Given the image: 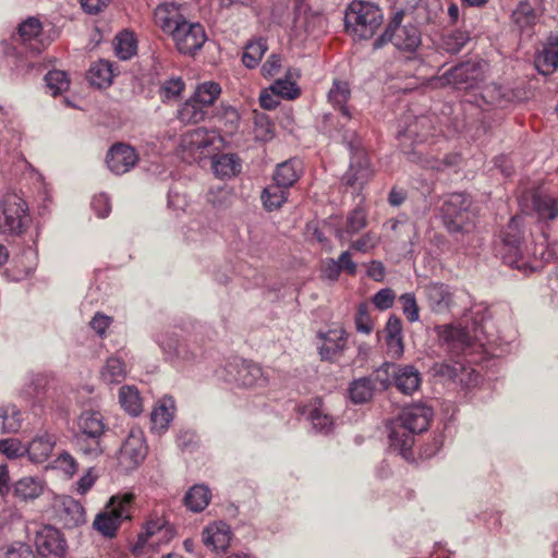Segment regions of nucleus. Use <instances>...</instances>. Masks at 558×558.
<instances>
[{
    "label": "nucleus",
    "mask_w": 558,
    "mask_h": 558,
    "mask_svg": "<svg viewBox=\"0 0 558 558\" xmlns=\"http://www.w3.org/2000/svg\"><path fill=\"white\" fill-rule=\"evenodd\" d=\"M433 415V409L425 403L404 407L387 426L390 448L405 460L412 459L414 437L416 434L427 430Z\"/></svg>",
    "instance_id": "nucleus-1"
},
{
    "label": "nucleus",
    "mask_w": 558,
    "mask_h": 558,
    "mask_svg": "<svg viewBox=\"0 0 558 558\" xmlns=\"http://www.w3.org/2000/svg\"><path fill=\"white\" fill-rule=\"evenodd\" d=\"M434 331L439 348L449 356L448 362H453L469 354L476 343L483 345L484 316L480 319L473 317L471 328L460 324H442L435 326Z\"/></svg>",
    "instance_id": "nucleus-2"
},
{
    "label": "nucleus",
    "mask_w": 558,
    "mask_h": 558,
    "mask_svg": "<svg viewBox=\"0 0 558 558\" xmlns=\"http://www.w3.org/2000/svg\"><path fill=\"white\" fill-rule=\"evenodd\" d=\"M476 210L472 198L464 193H452L447 196L441 206V219L450 234H469L476 227Z\"/></svg>",
    "instance_id": "nucleus-3"
},
{
    "label": "nucleus",
    "mask_w": 558,
    "mask_h": 558,
    "mask_svg": "<svg viewBox=\"0 0 558 558\" xmlns=\"http://www.w3.org/2000/svg\"><path fill=\"white\" fill-rule=\"evenodd\" d=\"M383 21L380 8L368 1L353 0L344 12L345 31L357 39L372 38Z\"/></svg>",
    "instance_id": "nucleus-4"
},
{
    "label": "nucleus",
    "mask_w": 558,
    "mask_h": 558,
    "mask_svg": "<svg viewBox=\"0 0 558 558\" xmlns=\"http://www.w3.org/2000/svg\"><path fill=\"white\" fill-rule=\"evenodd\" d=\"M404 12L398 11L388 23L385 32L375 39L374 48L379 49L386 43L391 41L402 52L415 53L422 45V33L413 23H402Z\"/></svg>",
    "instance_id": "nucleus-5"
},
{
    "label": "nucleus",
    "mask_w": 558,
    "mask_h": 558,
    "mask_svg": "<svg viewBox=\"0 0 558 558\" xmlns=\"http://www.w3.org/2000/svg\"><path fill=\"white\" fill-rule=\"evenodd\" d=\"M432 123L427 117H417L404 131L398 133L400 147L411 161L420 163L424 168L440 169L441 162L435 158L423 157L424 151L414 144L424 143L432 134Z\"/></svg>",
    "instance_id": "nucleus-6"
},
{
    "label": "nucleus",
    "mask_w": 558,
    "mask_h": 558,
    "mask_svg": "<svg viewBox=\"0 0 558 558\" xmlns=\"http://www.w3.org/2000/svg\"><path fill=\"white\" fill-rule=\"evenodd\" d=\"M133 493H124L112 496L106 509L98 513L93 526L105 537H114L121 523L131 519V507L134 501Z\"/></svg>",
    "instance_id": "nucleus-7"
},
{
    "label": "nucleus",
    "mask_w": 558,
    "mask_h": 558,
    "mask_svg": "<svg viewBox=\"0 0 558 558\" xmlns=\"http://www.w3.org/2000/svg\"><path fill=\"white\" fill-rule=\"evenodd\" d=\"M220 137L216 131L197 128L181 136L180 154L185 162H195L209 157L217 149Z\"/></svg>",
    "instance_id": "nucleus-8"
},
{
    "label": "nucleus",
    "mask_w": 558,
    "mask_h": 558,
    "mask_svg": "<svg viewBox=\"0 0 558 558\" xmlns=\"http://www.w3.org/2000/svg\"><path fill=\"white\" fill-rule=\"evenodd\" d=\"M27 205L16 194H8L0 202V233L21 234L27 227Z\"/></svg>",
    "instance_id": "nucleus-9"
},
{
    "label": "nucleus",
    "mask_w": 558,
    "mask_h": 558,
    "mask_svg": "<svg viewBox=\"0 0 558 558\" xmlns=\"http://www.w3.org/2000/svg\"><path fill=\"white\" fill-rule=\"evenodd\" d=\"M523 219L514 216L500 233L499 254L505 264L513 268L520 267L523 257Z\"/></svg>",
    "instance_id": "nucleus-10"
},
{
    "label": "nucleus",
    "mask_w": 558,
    "mask_h": 558,
    "mask_svg": "<svg viewBox=\"0 0 558 558\" xmlns=\"http://www.w3.org/2000/svg\"><path fill=\"white\" fill-rule=\"evenodd\" d=\"M148 447L142 429L132 428L122 442L117 456L118 468L122 473L136 470L147 456Z\"/></svg>",
    "instance_id": "nucleus-11"
},
{
    "label": "nucleus",
    "mask_w": 558,
    "mask_h": 558,
    "mask_svg": "<svg viewBox=\"0 0 558 558\" xmlns=\"http://www.w3.org/2000/svg\"><path fill=\"white\" fill-rule=\"evenodd\" d=\"M423 296L428 308L435 314H448L458 306L461 298L466 296L465 293L459 292L450 286L430 281L422 287Z\"/></svg>",
    "instance_id": "nucleus-12"
},
{
    "label": "nucleus",
    "mask_w": 558,
    "mask_h": 558,
    "mask_svg": "<svg viewBox=\"0 0 558 558\" xmlns=\"http://www.w3.org/2000/svg\"><path fill=\"white\" fill-rule=\"evenodd\" d=\"M485 63L480 60H469L451 68L441 76V81L457 89L475 88L484 81Z\"/></svg>",
    "instance_id": "nucleus-13"
},
{
    "label": "nucleus",
    "mask_w": 558,
    "mask_h": 558,
    "mask_svg": "<svg viewBox=\"0 0 558 558\" xmlns=\"http://www.w3.org/2000/svg\"><path fill=\"white\" fill-rule=\"evenodd\" d=\"M348 148L351 153V161L349 169L342 177V181L347 186L360 191L371 179L373 170L367 154L361 146V141H350Z\"/></svg>",
    "instance_id": "nucleus-14"
},
{
    "label": "nucleus",
    "mask_w": 558,
    "mask_h": 558,
    "mask_svg": "<svg viewBox=\"0 0 558 558\" xmlns=\"http://www.w3.org/2000/svg\"><path fill=\"white\" fill-rule=\"evenodd\" d=\"M227 381L241 387H265L268 384V375L256 363L246 360H234L226 366Z\"/></svg>",
    "instance_id": "nucleus-15"
},
{
    "label": "nucleus",
    "mask_w": 558,
    "mask_h": 558,
    "mask_svg": "<svg viewBox=\"0 0 558 558\" xmlns=\"http://www.w3.org/2000/svg\"><path fill=\"white\" fill-rule=\"evenodd\" d=\"M430 369L434 376L450 379L465 388L475 386L480 378V374L461 359L453 362H435Z\"/></svg>",
    "instance_id": "nucleus-16"
},
{
    "label": "nucleus",
    "mask_w": 558,
    "mask_h": 558,
    "mask_svg": "<svg viewBox=\"0 0 558 558\" xmlns=\"http://www.w3.org/2000/svg\"><path fill=\"white\" fill-rule=\"evenodd\" d=\"M174 29L170 36L178 51L183 54H194L203 47L207 39L205 29L199 23H191L185 20Z\"/></svg>",
    "instance_id": "nucleus-17"
},
{
    "label": "nucleus",
    "mask_w": 558,
    "mask_h": 558,
    "mask_svg": "<svg viewBox=\"0 0 558 558\" xmlns=\"http://www.w3.org/2000/svg\"><path fill=\"white\" fill-rule=\"evenodd\" d=\"M37 553L46 558H62L66 551V542L60 531L51 525H40L34 539Z\"/></svg>",
    "instance_id": "nucleus-18"
},
{
    "label": "nucleus",
    "mask_w": 558,
    "mask_h": 558,
    "mask_svg": "<svg viewBox=\"0 0 558 558\" xmlns=\"http://www.w3.org/2000/svg\"><path fill=\"white\" fill-rule=\"evenodd\" d=\"M137 161L138 155L135 149L123 143L113 145L106 158L109 170L118 175L129 172Z\"/></svg>",
    "instance_id": "nucleus-19"
},
{
    "label": "nucleus",
    "mask_w": 558,
    "mask_h": 558,
    "mask_svg": "<svg viewBox=\"0 0 558 558\" xmlns=\"http://www.w3.org/2000/svg\"><path fill=\"white\" fill-rule=\"evenodd\" d=\"M58 520L66 529L76 527L85 523V510L83 506L70 496H61L56 500Z\"/></svg>",
    "instance_id": "nucleus-20"
},
{
    "label": "nucleus",
    "mask_w": 558,
    "mask_h": 558,
    "mask_svg": "<svg viewBox=\"0 0 558 558\" xmlns=\"http://www.w3.org/2000/svg\"><path fill=\"white\" fill-rule=\"evenodd\" d=\"M351 98V88L348 82L342 80H333L332 85L327 94V100L330 106L340 113L341 118L348 122L354 119V112L348 105Z\"/></svg>",
    "instance_id": "nucleus-21"
},
{
    "label": "nucleus",
    "mask_w": 558,
    "mask_h": 558,
    "mask_svg": "<svg viewBox=\"0 0 558 558\" xmlns=\"http://www.w3.org/2000/svg\"><path fill=\"white\" fill-rule=\"evenodd\" d=\"M350 122L343 120L340 116L327 112L322 116L318 122V129L332 138H341L349 146V142H359V137L355 132L351 130L348 124Z\"/></svg>",
    "instance_id": "nucleus-22"
},
{
    "label": "nucleus",
    "mask_w": 558,
    "mask_h": 558,
    "mask_svg": "<svg viewBox=\"0 0 558 558\" xmlns=\"http://www.w3.org/2000/svg\"><path fill=\"white\" fill-rule=\"evenodd\" d=\"M231 529L223 522L218 521L207 525L202 533L203 543L213 550H226L231 541Z\"/></svg>",
    "instance_id": "nucleus-23"
},
{
    "label": "nucleus",
    "mask_w": 558,
    "mask_h": 558,
    "mask_svg": "<svg viewBox=\"0 0 558 558\" xmlns=\"http://www.w3.org/2000/svg\"><path fill=\"white\" fill-rule=\"evenodd\" d=\"M56 442L57 437L53 434L48 432L37 434L26 446V454L32 462L37 464L44 463L50 457Z\"/></svg>",
    "instance_id": "nucleus-24"
},
{
    "label": "nucleus",
    "mask_w": 558,
    "mask_h": 558,
    "mask_svg": "<svg viewBox=\"0 0 558 558\" xmlns=\"http://www.w3.org/2000/svg\"><path fill=\"white\" fill-rule=\"evenodd\" d=\"M324 340L319 347V354L323 360L335 361L345 349L348 333L343 329H331L322 333Z\"/></svg>",
    "instance_id": "nucleus-25"
},
{
    "label": "nucleus",
    "mask_w": 558,
    "mask_h": 558,
    "mask_svg": "<svg viewBox=\"0 0 558 558\" xmlns=\"http://www.w3.org/2000/svg\"><path fill=\"white\" fill-rule=\"evenodd\" d=\"M154 20L158 27L165 33L171 35L184 21V16L180 12V7L174 3L159 4L154 12Z\"/></svg>",
    "instance_id": "nucleus-26"
},
{
    "label": "nucleus",
    "mask_w": 558,
    "mask_h": 558,
    "mask_svg": "<svg viewBox=\"0 0 558 558\" xmlns=\"http://www.w3.org/2000/svg\"><path fill=\"white\" fill-rule=\"evenodd\" d=\"M531 201L533 210L539 220L553 221L558 218V197L555 195L535 190Z\"/></svg>",
    "instance_id": "nucleus-27"
},
{
    "label": "nucleus",
    "mask_w": 558,
    "mask_h": 558,
    "mask_svg": "<svg viewBox=\"0 0 558 558\" xmlns=\"http://www.w3.org/2000/svg\"><path fill=\"white\" fill-rule=\"evenodd\" d=\"M157 342L166 359L170 361H189L193 357V354L190 352L186 345L181 343L177 335L173 332L160 333L157 338Z\"/></svg>",
    "instance_id": "nucleus-28"
},
{
    "label": "nucleus",
    "mask_w": 558,
    "mask_h": 558,
    "mask_svg": "<svg viewBox=\"0 0 558 558\" xmlns=\"http://www.w3.org/2000/svg\"><path fill=\"white\" fill-rule=\"evenodd\" d=\"M174 401L171 397L162 398L150 414L151 429L158 434L169 428L173 420Z\"/></svg>",
    "instance_id": "nucleus-29"
},
{
    "label": "nucleus",
    "mask_w": 558,
    "mask_h": 558,
    "mask_svg": "<svg viewBox=\"0 0 558 558\" xmlns=\"http://www.w3.org/2000/svg\"><path fill=\"white\" fill-rule=\"evenodd\" d=\"M536 70L543 74H551L558 68V38H549L547 45L544 46L535 54L534 59Z\"/></svg>",
    "instance_id": "nucleus-30"
},
{
    "label": "nucleus",
    "mask_w": 558,
    "mask_h": 558,
    "mask_svg": "<svg viewBox=\"0 0 558 558\" xmlns=\"http://www.w3.org/2000/svg\"><path fill=\"white\" fill-rule=\"evenodd\" d=\"M393 381L398 390L404 395H412L421 385L420 372L411 366L397 365Z\"/></svg>",
    "instance_id": "nucleus-31"
},
{
    "label": "nucleus",
    "mask_w": 558,
    "mask_h": 558,
    "mask_svg": "<svg viewBox=\"0 0 558 558\" xmlns=\"http://www.w3.org/2000/svg\"><path fill=\"white\" fill-rule=\"evenodd\" d=\"M106 425L101 413L85 411L77 420V430L74 435L104 436Z\"/></svg>",
    "instance_id": "nucleus-32"
},
{
    "label": "nucleus",
    "mask_w": 558,
    "mask_h": 558,
    "mask_svg": "<svg viewBox=\"0 0 558 558\" xmlns=\"http://www.w3.org/2000/svg\"><path fill=\"white\" fill-rule=\"evenodd\" d=\"M44 492L43 482L33 476L22 477L13 485V495L21 501L37 499Z\"/></svg>",
    "instance_id": "nucleus-33"
},
{
    "label": "nucleus",
    "mask_w": 558,
    "mask_h": 558,
    "mask_svg": "<svg viewBox=\"0 0 558 558\" xmlns=\"http://www.w3.org/2000/svg\"><path fill=\"white\" fill-rule=\"evenodd\" d=\"M301 173V161L298 159H290L277 166L274 174V181L289 190L299 180Z\"/></svg>",
    "instance_id": "nucleus-34"
},
{
    "label": "nucleus",
    "mask_w": 558,
    "mask_h": 558,
    "mask_svg": "<svg viewBox=\"0 0 558 558\" xmlns=\"http://www.w3.org/2000/svg\"><path fill=\"white\" fill-rule=\"evenodd\" d=\"M211 168L216 177L230 179L241 171V161L234 154H221L213 158Z\"/></svg>",
    "instance_id": "nucleus-35"
},
{
    "label": "nucleus",
    "mask_w": 558,
    "mask_h": 558,
    "mask_svg": "<svg viewBox=\"0 0 558 558\" xmlns=\"http://www.w3.org/2000/svg\"><path fill=\"white\" fill-rule=\"evenodd\" d=\"M211 499L210 489L203 484L192 486L184 496V505L192 512H202Z\"/></svg>",
    "instance_id": "nucleus-36"
},
{
    "label": "nucleus",
    "mask_w": 558,
    "mask_h": 558,
    "mask_svg": "<svg viewBox=\"0 0 558 558\" xmlns=\"http://www.w3.org/2000/svg\"><path fill=\"white\" fill-rule=\"evenodd\" d=\"M19 36L24 45H27L32 50L39 52L43 48L37 40L41 34L43 26L38 19L28 17L19 25Z\"/></svg>",
    "instance_id": "nucleus-37"
},
{
    "label": "nucleus",
    "mask_w": 558,
    "mask_h": 558,
    "mask_svg": "<svg viewBox=\"0 0 558 558\" xmlns=\"http://www.w3.org/2000/svg\"><path fill=\"white\" fill-rule=\"evenodd\" d=\"M102 436L74 435L75 449L88 459H96L104 453Z\"/></svg>",
    "instance_id": "nucleus-38"
},
{
    "label": "nucleus",
    "mask_w": 558,
    "mask_h": 558,
    "mask_svg": "<svg viewBox=\"0 0 558 558\" xmlns=\"http://www.w3.org/2000/svg\"><path fill=\"white\" fill-rule=\"evenodd\" d=\"M208 109L193 96L178 110V119L183 123H198L205 120Z\"/></svg>",
    "instance_id": "nucleus-39"
},
{
    "label": "nucleus",
    "mask_w": 558,
    "mask_h": 558,
    "mask_svg": "<svg viewBox=\"0 0 558 558\" xmlns=\"http://www.w3.org/2000/svg\"><path fill=\"white\" fill-rule=\"evenodd\" d=\"M100 376L107 385L120 384L126 376V366L120 357L110 356L101 368Z\"/></svg>",
    "instance_id": "nucleus-40"
},
{
    "label": "nucleus",
    "mask_w": 558,
    "mask_h": 558,
    "mask_svg": "<svg viewBox=\"0 0 558 558\" xmlns=\"http://www.w3.org/2000/svg\"><path fill=\"white\" fill-rule=\"evenodd\" d=\"M119 402L124 411L132 416H137L143 411L140 392L134 386H123L120 388Z\"/></svg>",
    "instance_id": "nucleus-41"
},
{
    "label": "nucleus",
    "mask_w": 558,
    "mask_h": 558,
    "mask_svg": "<svg viewBox=\"0 0 558 558\" xmlns=\"http://www.w3.org/2000/svg\"><path fill=\"white\" fill-rule=\"evenodd\" d=\"M22 426L21 411L13 404L0 407V434L16 433Z\"/></svg>",
    "instance_id": "nucleus-42"
},
{
    "label": "nucleus",
    "mask_w": 558,
    "mask_h": 558,
    "mask_svg": "<svg viewBox=\"0 0 558 558\" xmlns=\"http://www.w3.org/2000/svg\"><path fill=\"white\" fill-rule=\"evenodd\" d=\"M260 197L264 207L268 211H272L279 209L287 202L288 189L272 183L264 189Z\"/></svg>",
    "instance_id": "nucleus-43"
},
{
    "label": "nucleus",
    "mask_w": 558,
    "mask_h": 558,
    "mask_svg": "<svg viewBox=\"0 0 558 558\" xmlns=\"http://www.w3.org/2000/svg\"><path fill=\"white\" fill-rule=\"evenodd\" d=\"M112 78L113 71L109 61L100 60L94 63L88 71V80L90 84L99 88L109 86Z\"/></svg>",
    "instance_id": "nucleus-44"
},
{
    "label": "nucleus",
    "mask_w": 558,
    "mask_h": 558,
    "mask_svg": "<svg viewBox=\"0 0 558 558\" xmlns=\"http://www.w3.org/2000/svg\"><path fill=\"white\" fill-rule=\"evenodd\" d=\"M267 49L268 46L264 38H258L247 43L242 54L243 64L248 69L256 68Z\"/></svg>",
    "instance_id": "nucleus-45"
},
{
    "label": "nucleus",
    "mask_w": 558,
    "mask_h": 558,
    "mask_svg": "<svg viewBox=\"0 0 558 558\" xmlns=\"http://www.w3.org/2000/svg\"><path fill=\"white\" fill-rule=\"evenodd\" d=\"M375 390L372 378L361 377L351 383L349 395L354 403H365L372 399Z\"/></svg>",
    "instance_id": "nucleus-46"
},
{
    "label": "nucleus",
    "mask_w": 558,
    "mask_h": 558,
    "mask_svg": "<svg viewBox=\"0 0 558 558\" xmlns=\"http://www.w3.org/2000/svg\"><path fill=\"white\" fill-rule=\"evenodd\" d=\"M308 418L313 427L319 433L328 434L333 428V418L323 408L320 400L315 401Z\"/></svg>",
    "instance_id": "nucleus-47"
},
{
    "label": "nucleus",
    "mask_w": 558,
    "mask_h": 558,
    "mask_svg": "<svg viewBox=\"0 0 558 558\" xmlns=\"http://www.w3.org/2000/svg\"><path fill=\"white\" fill-rule=\"evenodd\" d=\"M216 118L225 132L229 135H232L239 128L240 114L238 110L230 105H221L216 112Z\"/></svg>",
    "instance_id": "nucleus-48"
},
{
    "label": "nucleus",
    "mask_w": 558,
    "mask_h": 558,
    "mask_svg": "<svg viewBox=\"0 0 558 558\" xmlns=\"http://www.w3.org/2000/svg\"><path fill=\"white\" fill-rule=\"evenodd\" d=\"M220 94V85L216 82L209 81L199 84L194 92L193 97L208 109L214 105Z\"/></svg>",
    "instance_id": "nucleus-49"
},
{
    "label": "nucleus",
    "mask_w": 558,
    "mask_h": 558,
    "mask_svg": "<svg viewBox=\"0 0 558 558\" xmlns=\"http://www.w3.org/2000/svg\"><path fill=\"white\" fill-rule=\"evenodd\" d=\"M114 51L119 59L129 60L136 52V41L133 35L129 32H122L116 36L114 41Z\"/></svg>",
    "instance_id": "nucleus-50"
},
{
    "label": "nucleus",
    "mask_w": 558,
    "mask_h": 558,
    "mask_svg": "<svg viewBox=\"0 0 558 558\" xmlns=\"http://www.w3.org/2000/svg\"><path fill=\"white\" fill-rule=\"evenodd\" d=\"M45 82L52 96L62 94L70 87L68 74L60 70L49 71L45 76Z\"/></svg>",
    "instance_id": "nucleus-51"
},
{
    "label": "nucleus",
    "mask_w": 558,
    "mask_h": 558,
    "mask_svg": "<svg viewBox=\"0 0 558 558\" xmlns=\"http://www.w3.org/2000/svg\"><path fill=\"white\" fill-rule=\"evenodd\" d=\"M511 20L520 29H524L535 23L536 14L529 2H520L512 12Z\"/></svg>",
    "instance_id": "nucleus-52"
},
{
    "label": "nucleus",
    "mask_w": 558,
    "mask_h": 558,
    "mask_svg": "<svg viewBox=\"0 0 558 558\" xmlns=\"http://www.w3.org/2000/svg\"><path fill=\"white\" fill-rule=\"evenodd\" d=\"M396 366L397 364L393 363H384L367 377L372 378V384L375 385V389L385 390L391 385V378L395 377Z\"/></svg>",
    "instance_id": "nucleus-53"
},
{
    "label": "nucleus",
    "mask_w": 558,
    "mask_h": 558,
    "mask_svg": "<svg viewBox=\"0 0 558 558\" xmlns=\"http://www.w3.org/2000/svg\"><path fill=\"white\" fill-rule=\"evenodd\" d=\"M367 226V211L362 205H357L349 211L345 222V232L355 234Z\"/></svg>",
    "instance_id": "nucleus-54"
},
{
    "label": "nucleus",
    "mask_w": 558,
    "mask_h": 558,
    "mask_svg": "<svg viewBox=\"0 0 558 558\" xmlns=\"http://www.w3.org/2000/svg\"><path fill=\"white\" fill-rule=\"evenodd\" d=\"M270 92L277 94L279 98L292 100L299 97L300 88L294 82L289 80H277L271 86Z\"/></svg>",
    "instance_id": "nucleus-55"
},
{
    "label": "nucleus",
    "mask_w": 558,
    "mask_h": 558,
    "mask_svg": "<svg viewBox=\"0 0 558 558\" xmlns=\"http://www.w3.org/2000/svg\"><path fill=\"white\" fill-rule=\"evenodd\" d=\"M356 330L361 333L369 335L374 329V323L369 314V306L361 303L355 314Z\"/></svg>",
    "instance_id": "nucleus-56"
},
{
    "label": "nucleus",
    "mask_w": 558,
    "mask_h": 558,
    "mask_svg": "<svg viewBox=\"0 0 558 558\" xmlns=\"http://www.w3.org/2000/svg\"><path fill=\"white\" fill-rule=\"evenodd\" d=\"M26 446L17 438L0 439V452L8 459H17L26 454Z\"/></svg>",
    "instance_id": "nucleus-57"
},
{
    "label": "nucleus",
    "mask_w": 558,
    "mask_h": 558,
    "mask_svg": "<svg viewBox=\"0 0 558 558\" xmlns=\"http://www.w3.org/2000/svg\"><path fill=\"white\" fill-rule=\"evenodd\" d=\"M481 98L484 104L498 106L501 105L502 100L506 98V93L500 85L490 83L483 87Z\"/></svg>",
    "instance_id": "nucleus-58"
},
{
    "label": "nucleus",
    "mask_w": 558,
    "mask_h": 558,
    "mask_svg": "<svg viewBox=\"0 0 558 558\" xmlns=\"http://www.w3.org/2000/svg\"><path fill=\"white\" fill-rule=\"evenodd\" d=\"M400 303L407 319L411 323L420 318L418 305L413 293H404L400 296Z\"/></svg>",
    "instance_id": "nucleus-59"
},
{
    "label": "nucleus",
    "mask_w": 558,
    "mask_h": 558,
    "mask_svg": "<svg viewBox=\"0 0 558 558\" xmlns=\"http://www.w3.org/2000/svg\"><path fill=\"white\" fill-rule=\"evenodd\" d=\"M165 520L157 519L148 521L144 526V532L138 535V544L145 546L149 543L150 538L163 532Z\"/></svg>",
    "instance_id": "nucleus-60"
},
{
    "label": "nucleus",
    "mask_w": 558,
    "mask_h": 558,
    "mask_svg": "<svg viewBox=\"0 0 558 558\" xmlns=\"http://www.w3.org/2000/svg\"><path fill=\"white\" fill-rule=\"evenodd\" d=\"M53 463L54 469L61 470L64 474L69 476L74 475L78 468L74 457L66 451L60 453Z\"/></svg>",
    "instance_id": "nucleus-61"
},
{
    "label": "nucleus",
    "mask_w": 558,
    "mask_h": 558,
    "mask_svg": "<svg viewBox=\"0 0 558 558\" xmlns=\"http://www.w3.org/2000/svg\"><path fill=\"white\" fill-rule=\"evenodd\" d=\"M379 243V236L374 232H366L360 239L352 242L351 247L357 252L367 253Z\"/></svg>",
    "instance_id": "nucleus-62"
},
{
    "label": "nucleus",
    "mask_w": 558,
    "mask_h": 558,
    "mask_svg": "<svg viewBox=\"0 0 558 558\" xmlns=\"http://www.w3.org/2000/svg\"><path fill=\"white\" fill-rule=\"evenodd\" d=\"M469 41V36L461 31L454 32L445 39L446 50L458 53Z\"/></svg>",
    "instance_id": "nucleus-63"
},
{
    "label": "nucleus",
    "mask_w": 558,
    "mask_h": 558,
    "mask_svg": "<svg viewBox=\"0 0 558 558\" xmlns=\"http://www.w3.org/2000/svg\"><path fill=\"white\" fill-rule=\"evenodd\" d=\"M4 558H35V555L27 544L15 542L7 548Z\"/></svg>",
    "instance_id": "nucleus-64"
}]
</instances>
